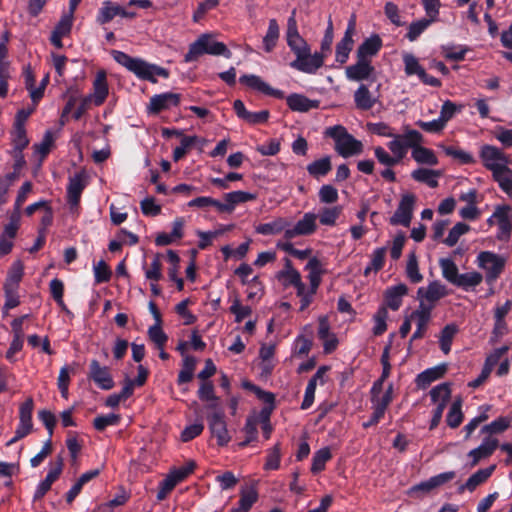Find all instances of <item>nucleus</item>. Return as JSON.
I'll return each mask as SVG.
<instances>
[{"label": "nucleus", "instance_id": "5701e85b", "mask_svg": "<svg viewBox=\"0 0 512 512\" xmlns=\"http://www.w3.org/2000/svg\"><path fill=\"white\" fill-rule=\"evenodd\" d=\"M90 377L93 381L104 390H110L114 386L113 379L109 373V369L101 366L97 360H92L90 363Z\"/></svg>", "mask_w": 512, "mask_h": 512}, {"label": "nucleus", "instance_id": "1a4fd4ad", "mask_svg": "<svg viewBox=\"0 0 512 512\" xmlns=\"http://www.w3.org/2000/svg\"><path fill=\"white\" fill-rule=\"evenodd\" d=\"M325 56L326 55L322 52L311 54V49H309L306 53L291 62L290 66L303 73L315 74L317 70L323 66Z\"/></svg>", "mask_w": 512, "mask_h": 512}, {"label": "nucleus", "instance_id": "412c9836", "mask_svg": "<svg viewBox=\"0 0 512 512\" xmlns=\"http://www.w3.org/2000/svg\"><path fill=\"white\" fill-rule=\"evenodd\" d=\"M180 101V94L167 92L163 94L154 95L151 97L148 111L153 114H157L162 110L170 109L173 106H177Z\"/></svg>", "mask_w": 512, "mask_h": 512}, {"label": "nucleus", "instance_id": "58836bf2", "mask_svg": "<svg viewBox=\"0 0 512 512\" xmlns=\"http://www.w3.org/2000/svg\"><path fill=\"white\" fill-rule=\"evenodd\" d=\"M512 423V416H501L493 420L489 424L484 425L480 432L482 434L494 435L500 434L507 430Z\"/></svg>", "mask_w": 512, "mask_h": 512}, {"label": "nucleus", "instance_id": "2eb2a0df", "mask_svg": "<svg viewBox=\"0 0 512 512\" xmlns=\"http://www.w3.org/2000/svg\"><path fill=\"white\" fill-rule=\"evenodd\" d=\"M356 30V21L355 18L352 17L347 25L346 31L344 33L343 38L336 45L335 59L336 62L340 64H344L347 62L349 58V54L353 49V36Z\"/></svg>", "mask_w": 512, "mask_h": 512}, {"label": "nucleus", "instance_id": "f704fd0d", "mask_svg": "<svg viewBox=\"0 0 512 512\" xmlns=\"http://www.w3.org/2000/svg\"><path fill=\"white\" fill-rule=\"evenodd\" d=\"M223 199L226 203L227 213L230 214L235 210L237 205L255 200L256 195L239 190L224 194Z\"/></svg>", "mask_w": 512, "mask_h": 512}, {"label": "nucleus", "instance_id": "338daca9", "mask_svg": "<svg viewBox=\"0 0 512 512\" xmlns=\"http://www.w3.org/2000/svg\"><path fill=\"white\" fill-rule=\"evenodd\" d=\"M259 424L258 417H249L244 426V432L246 434V439L241 442L239 445L244 447L248 445L250 442L254 441L257 438V428Z\"/></svg>", "mask_w": 512, "mask_h": 512}, {"label": "nucleus", "instance_id": "79ce46f5", "mask_svg": "<svg viewBox=\"0 0 512 512\" xmlns=\"http://www.w3.org/2000/svg\"><path fill=\"white\" fill-rule=\"evenodd\" d=\"M483 281V276L481 273L476 271L466 272L463 274H460L458 281L456 282L455 286L465 290H473L475 287H477L481 282Z\"/></svg>", "mask_w": 512, "mask_h": 512}, {"label": "nucleus", "instance_id": "423d86ee", "mask_svg": "<svg viewBox=\"0 0 512 512\" xmlns=\"http://www.w3.org/2000/svg\"><path fill=\"white\" fill-rule=\"evenodd\" d=\"M477 264L486 271V281L491 283L501 274L505 259L493 252L484 251L477 256Z\"/></svg>", "mask_w": 512, "mask_h": 512}, {"label": "nucleus", "instance_id": "37998d69", "mask_svg": "<svg viewBox=\"0 0 512 512\" xmlns=\"http://www.w3.org/2000/svg\"><path fill=\"white\" fill-rule=\"evenodd\" d=\"M439 266L442 272V276L449 283L455 285L460 276L459 270L455 262L450 258H441L439 260Z\"/></svg>", "mask_w": 512, "mask_h": 512}, {"label": "nucleus", "instance_id": "680f3d73", "mask_svg": "<svg viewBox=\"0 0 512 512\" xmlns=\"http://www.w3.org/2000/svg\"><path fill=\"white\" fill-rule=\"evenodd\" d=\"M434 21L427 18L412 22L409 26L407 38L415 41Z\"/></svg>", "mask_w": 512, "mask_h": 512}, {"label": "nucleus", "instance_id": "e2e57ef3", "mask_svg": "<svg viewBox=\"0 0 512 512\" xmlns=\"http://www.w3.org/2000/svg\"><path fill=\"white\" fill-rule=\"evenodd\" d=\"M463 105H457L450 100H446L440 110L439 119L446 126L447 122L451 120L457 112H460Z\"/></svg>", "mask_w": 512, "mask_h": 512}, {"label": "nucleus", "instance_id": "0e129e2a", "mask_svg": "<svg viewBox=\"0 0 512 512\" xmlns=\"http://www.w3.org/2000/svg\"><path fill=\"white\" fill-rule=\"evenodd\" d=\"M387 318H388L387 308L384 306L380 307L373 317V320H374L373 333H374V335L379 336L386 331Z\"/></svg>", "mask_w": 512, "mask_h": 512}, {"label": "nucleus", "instance_id": "bf43d9fd", "mask_svg": "<svg viewBox=\"0 0 512 512\" xmlns=\"http://www.w3.org/2000/svg\"><path fill=\"white\" fill-rule=\"evenodd\" d=\"M430 396L433 403H448L451 396V389L449 384L442 383L430 391Z\"/></svg>", "mask_w": 512, "mask_h": 512}, {"label": "nucleus", "instance_id": "9b49d317", "mask_svg": "<svg viewBox=\"0 0 512 512\" xmlns=\"http://www.w3.org/2000/svg\"><path fill=\"white\" fill-rule=\"evenodd\" d=\"M208 427L213 437L216 438L219 446L227 445L231 436L227 429L223 411L217 410L207 417Z\"/></svg>", "mask_w": 512, "mask_h": 512}, {"label": "nucleus", "instance_id": "6e6d98bb", "mask_svg": "<svg viewBox=\"0 0 512 512\" xmlns=\"http://www.w3.org/2000/svg\"><path fill=\"white\" fill-rule=\"evenodd\" d=\"M386 254V248H377L371 254V261L369 265L365 268L364 274L367 276L371 271L377 272L382 269L384 265Z\"/></svg>", "mask_w": 512, "mask_h": 512}, {"label": "nucleus", "instance_id": "b1692460", "mask_svg": "<svg viewBox=\"0 0 512 512\" xmlns=\"http://www.w3.org/2000/svg\"><path fill=\"white\" fill-rule=\"evenodd\" d=\"M508 351V347L504 346L501 348L496 349L490 356L487 357L484 367L480 373V375L469 383V386L472 388H477L480 385H482L489 375L491 374V371L494 367V365L500 360V358L506 354Z\"/></svg>", "mask_w": 512, "mask_h": 512}, {"label": "nucleus", "instance_id": "bb28decb", "mask_svg": "<svg viewBox=\"0 0 512 512\" xmlns=\"http://www.w3.org/2000/svg\"><path fill=\"white\" fill-rule=\"evenodd\" d=\"M382 386H383L382 379L377 380L373 384V387L371 389L372 403H373V408H376L378 410L381 409V411H383L385 413L388 405L392 401L393 388H392V385H389L387 390L385 391V393L381 395Z\"/></svg>", "mask_w": 512, "mask_h": 512}, {"label": "nucleus", "instance_id": "13d9d810", "mask_svg": "<svg viewBox=\"0 0 512 512\" xmlns=\"http://www.w3.org/2000/svg\"><path fill=\"white\" fill-rule=\"evenodd\" d=\"M49 290H50L51 296L56 301V303L60 306V308L62 310H67V307L63 300V295H64L63 282L58 278L52 279L49 283Z\"/></svg>", "mask_w": 512, "mask_h": 512}, {"label": "nucleus", "instance_id": "f3484780", "mask_svg": "<svg viewBox=\"0 0 512 512\" xmlns=\"http://www.w3.org/2000/svg\"><path fill=\"white\" fill-rule=\"evenodd\" d=\"M108 83L106 79V72L101 70L98 71L93 81V93L89 94L85 98V104H93L100 106L104 103L108 96Z\"/></svg>", "mask_w": 512, "mask_h": 512}, {"label": "nucleus", "instance_id": "a211bd4d", "mask_svg": "<svg viewBox=\"0 0 512 512\" xmlns=\"http://www.w3.org/2000/svg\"><path fill=\"white\" fill-rule=\"evenodd\" d=\"M375 73V68L370 60H361L357 58L355 64L346 67L345 75L350 81L361 82L370 80Z\"/></svg>", "mask_w": 512, "mask_h": 512}, {"label": "nucleus", "instance_id": "e433bc0d", "mask_svg": "<svg viewBox=\"0 0 512 512\" xmlns=\"http://www.w3.org/2000/svg\"><path fill=\"white\" fill-rule=\"evenodd\" d=\"M376 101V98L364 84H361L354 93L355 105L360 110H370L375 105Z\"/></svg>", "mask_w": 512, "mask_h": 512}, {"label": "nucleus", "instance_id": "8fccbe9b", "mask_svg": "<svg viewBox=\"0 0 512 512\" xmlns=\"http://www.w3.org/2000/svg\"><path fill=\"white\" fill-rule=\"evenodd\" d=\"M404 70L406 75H417L419 79L423 76L425 69L420 65L419 60L411 53L403 55Z\"/></svg>", "mask_w": 512, "mask_h": 512}, {"label": "nucleus", "instance_id": "2f4dec72", "mask_svg": "<svg viewBox=\"0 0 512 512\" xmlns=\"http://www.w3.org/2000/svg\"><path fill=\"white\" fill-rule=\"evenodd\" d=\"M305 269L309 272L308 279L310 286L308 289L312 290V293H316L320 286L322 275L325 272L322 264L319 259L313 257L308 261Z\"/></svg>", "mask_w": 512, "mask_h": 512}, {"label": "nucleus", "instance_id": "5fc2aeb1", "mask_svg": "<svg viewBox=\"0 0 512 512\" xmlns=\"http://www.w3.org/2000/svg\"><path fill=\"white\" fill-rule=\"evenodd\" d=\"M257 498L258 494L254 488L242 490L239 500V507L234 509L233 512H247L257 501Z\"/></svg>", "mask_w": 512, "mask_h": 512}, {"label": "nucleus", "instance_id": "09e8293b", "mask_svg": "<svg viewBox=\"0 0 512 512\" xmlns=\"http://www.w3.org/2000/svg\"><path fill=\"white\" fill-rule=\"evenodd\" d=\"M200 400L210 402L209 408L217 409L218 398L214 394V386L210 381H202L198 390Z\"/></svg>", "mask_w": 512, "mask_h": 512}, {"label": "nucleus", "instance_id": "dca6fc26", "mask_svg": "<svg viewBox=\"0 0 512 512\" xmlns=\"http://www.w3.org/2000/svg\"><path fill=\"white\" fill-rule=\"evenodd\" d=\"M317 230V215L307 212L299 219L294 226L289 225L286 231V239L291 240L298 236H307L313 234Z\"/></svg>", "mask_w": 512, "mask_h": 512}, {"label": "nucleus", "instance_id": "6ab92c4d", "mask_svg": "<svg viewBox=\"0 0 512 512\" xmlns=\"http://www.w3.org/2000/svg\"><path fill=\"white\" fill-rule=\"evenodd\" d=\"M277 279L281 281L285 287L294 286L297 290V294H302L305 284L302 282L299 271L292 266L290 259H284V268L277 273Z\"/></svg>", "mask_w": 512, "mask_h": 512}, {"label": "nucleus", "instance_id": "393cba45", "mask_svg": "<svg viewBox=\"0 0 512 512\" xmlns=\"http://www.w3.org/2000/svg\"><path fill=\"white\" fill-rule=\"evenodd\" d=\"M430 318L431 306L425 307V305L422 304L419 305V307L414 312H412L411 320L415 321L417 329L413 333L411 340H416L424 336Z\"/></svg>", "mask_w": 512, "mask_h": 512}, {"label": "nucleus", "instance_id": "864d4df0", "mask_svg": "<svg viewBox=\"0 0 512 512\" xmlns=\"http://www.w3.org/2000/svg\"><path fill=\"white\" fill-rule=\"evenodd\" d=\"M341 213V206L325 207L319 213L320 223L322 225L334 226Z\"/></svg>", "mask_w": 512, "mask_h": 512}, {"label": "nucleus", "instance_id": "603ef678", "mask_svg": "<svg viewBox=\"0 0 512 512\" xmlns=\"http://www.w3.org/2000/svg\"><path fill=\"white\" fill-rule=\"evenodd\" d=\"M332 458L331 451L328 447H324L316 451L312 458L311 471L316 474L325 468V464Z\"/></svg>", "mask_w": 512, "mask_h": 512}, {"label": "nucleus", "instance_id": "aec40b11", "mask_svg": "<svg viewBox=\"0 0 512 512\" xmlns=\"http://www.w3.org/2000/svg\"><path fill=\"white\" fill-rule=\"evenodd\" d=\"M498 447V440L492 437H486L481 444L470 450L467 457L471 459L470 467H475L481 460L490 457Z\"/></svg>", "mask_w": 512, "mask_h": 512}, {"label": "nucleus", "instance_id": "f03ea898", "mask_svg": "<svg viewBox=\"0 0 512 512\" xmlns=\"http://www.w3.org/2000/svg\"><path fill=\"white\" fill-rule=\"evenodd\" d=\"M326 135L335 141L336 152L344 158L359 155L363 152L362 142L349 134L346 128L341 125L328 128Z\"/></svg>", "mask_w": 512, "mask_h": 512}, {"label": "nucleus", "instance_id": "4be33fe9", "mask_svg": "<svg viewBox=\"0 0 512 512\" xmlns=\"http://www.w3.org/2000/svg\"><path fill=\"white\" fill-rule=\"evenodd\" d=\"M240 83L248 86L249 88L261 92L265 95L281 98L282 91L272 88L261 77L254 74H245L239 78Z\"/></svg>", "mask_w": 512, "mask_h": 512}, {"label": "nucleus", "instance_id": "4c0bfd02", "mask_svg": "<svg viewBox=\"0 0 512 512\" xmlns=\"http://www.w3.org/2000/svg\"><path fill=\"white\" fill-rule=\"evenodd\" d=\"M442 175L439 170H430L426 168H418L411 173V177L417 181L427 184L431 188L438 186V178Z\"/></svg>", "mask_w": 512, "mask_h": 512}, {"label": "nucleus", "instance_id": "f8f14e48", "mask_svg": "<svg viewBox=\"0 0 512 512\" xmlns=\"http://www.w3.org/2000/svg\"><path fill=\"white\" fill-rule=\"evenodd\" d=\"M87 176L85 172H79L69 178L67 186V201L71 212H76L80 202L81 194L87 186Z\"/></svg>", "mask_w": 512, "mask_h": 512}, {"label": "nucleus", "instance_id": "72a5a7b5", "mask_svg": "<svg viewBox=\"0 0 512 512\" xmlns=\"http://www.w3.org/2000/svg\"><path fill=\"white\" fill-rule=\"evenodd\" d=\"M382 46L379 36L374 35L366 39L357 49V58L361 60H369L375 56Z\"/></svg>", "mask_w": 512, "mask_h": 512}, {"label": "nucleus", "instance_id": "39448f33", "mask_svg": "<svg viewBox=\"0 0 512 512\" xmlns=\"http://www.w3.org/2000/svg\"><path fill=\"white\" fill-rule=\"evenodd\" d=\"M392 140L388 142L387 147L392 155L400 163L406 156L409 148L412 149L413 145L417 142H423V136L417 130H407L404 134H394Z\"/></svg>", "mask_w": 512, "mask_h": 512}, {"label": "nucleus", "instance_id": "20e7f679", "mask_svg": "<svg viewBox=\"0 0 512 512\" xmlns=\"http://www.w3.org/2000/svg\"><path fill=\"white\" fill-rule=\"evenodd\" d=\"M479 157L483 166L491 172L492 178L509 168V156L496 146L483 145L480 148Z\"/></svg>", "mask_w": 512, "mask_h": 512}, {"label": "nucleus", "instance_id": "3c124183", "mask_svg": "<svg viewBox=\"0 0 512 512\" xmlns=\"http://www.w3.org/2000/svg\"><path fill=\"white\" fill-rule=\"evenodd\" d=\"M196 366V359L193 356L184 355L182 369L178 375V383L190 382L193 378Z\"/></svg>", "mask_w": 512, "mask_h": 512}, {"label": "nucleus", "instance_id": "49530a36", "mask_svg": "<svg viewBox=\"0 0 512 512\" xmlns=\"http://www.w3.org/2000/svg\"><path fill=\"white\" fill-rule=\"evenodd\" d=\"M24 273V266L21 261H15L7 275L4 288L17 289Z\"/></svg>", "mask_w": 512, "mask_h": 512}, {"label": "nucleus", "instance_id": "4d7b16f0", "mask_svg": "<svg viewBox=\"0 0 512 512\" xmlns=\"http://www.w3.org/2000/svg\"><path fill=\"white\" fill-rule=\"evenodd\" d=\"M469 230L470 227L465 223L459 222L455 224L449 231L448 236L444 239V243L449 247H453L457 244L459 238L466 234Z\"/></svg>", "mask_w": 512, "mask_h": 512}, {"label": "nucleus", "instance_id": "4468645a", "mask_svg": "<svg viewBox=\"0 0 512 512\" xmlns=\"http://www.w3.org/2000/svg\"><path fill=\"white\" fill-rule=\"evenodd\" d=\"M512 207L510 205H499L495 207L493 219H496L498 226L497 238L508 240L512 232Z\"/></svg>", "mask_w": 512, "mask_h": 512}, {"label": "nucleus", "instance_id": "052dcab7", "mask_svg": "<svg viewBox=\"0 0 512 512\" xmlns=\"http://www.w3.org/2000/svg\"><path fill=\"white\" fill-rule=\"evenodd\" d=\"M493 180L498 184L500 189L512 199V170L508 168L506 171L494 177Z\"/></svg>", "mask_w": 512, "mask_h": 512}, {"label": "nucleus", "instance_id": "7ed1b4c3", "mask_svg": "<svg viewBox=\"0 0 512 512\" xmlns=\"http://www.w3.org/2000/svg\"><path fill=\"white\" fill-rule=\"evenodd\" d=\"M203 54L224 55L226 58L231 57V52L222 42L216 41L211 35L203 34L189 47V51L185 55L186 62H192Z\"/></svg>", "mask_w": 512, "mask_h": 512}, {"label": "nucleus", "instance_id": "a18cd8bd", "mask_svg": "<svg viewBox=\"0 0 512 512\" xmlns=\"http://www.w3.org/2000/svg\"><path fill=\"white\" fill-rule=\"evenodd\" d=\"M463 418H464V415L462 412V400L460 398H458L452 403V405L447 413V416H446L447 425L450 428L455 429L462 423Z\"/></svg>", "mask_w": 512, "mask_h": 512}, {"label": "nucleus", "instance_id": "69168bd1", "mask_svg": "<svg viewBox=\"0 0 512 512\" xmlns=\"http://www.w3.org/2000/svg\"><path fill=\"white\" fill-rule=\"evenodd\" d=\"M406 275L412 283H419L423 276L419 272L418 261L415 254H410L406 265Z\"/></svg>", "mask_w": 512, "mask_h": 512}, {"label": "nucleus", "instance_id": "c85d7f7f", "mask_svg": "<svg viewBox=\"0 0 512 512\" xmlns=\"http://www.w3.org/2000/svg\"><path fill=\"white\" fill-rule=\"evenodd\" d=\"M407 293L408 288L403 283L387 288L384 294L386 306L394 311L398 310L402 305L403 297Z\"/></svg>", "mask_w": 512, "mask_h": 512}, {"label": "nucleus", "instance_id": "7c9ffc66", "mask_svg": "<svg viewBox=\"0 0 512 512\" xmlns=\"http://www.w3.org/2000/svg\"><path fill=\"white\" fill-rule=\"evenodd\" d=\"M117 15L129 18L135 16L134 13H129L125 11L121 6L114 5L110 1H106L104 2L103 7L99 11L98 22L100 24L108 23Z\"/></svg>", "mask_w": 512, "mask_h": 512}, {"label": "nucleus", "instance_id": "cd10ccee", "mask_svg": "<svg viewBox=\"0 0 512 512\" xmlns=\"http://www.w3.org/2000/svg\"><path fill=\"white\" fill-rule=\"evenodd\" d=\"M318 337L323 342V348L326 354H329L336 349L338 339L334 333L330 332V325L327 317L322 316L319 318Z\"/></svg>", "mask_w": 512, "mask_h": 512}, {"label": "nucleus", "instance_id": "774afa93", "mask_svg": "<svg viewBox=\"0 0 512 512\" xmlns=\"http://www.w3.org/2000/svg\"><path fill=\"white\" fill-rule=\"evenodd\" d=\"M120 421V416L114 413H110L107 415H100L97 416L94 421L93 425L94 428L98 431L105 430L108 426H114L117 425Z\"/></svg>", "mask_w": 512, "mask_h": 512}, {"label": "nucleus", "instance_id": "473e14b6", "mask_svg": "<svg viewBox=\"0 0 512 512\" xmlns=\"http://www.w3.org/2000/svg\"><path fill=\"white\" fill-rule=\"evenodd\" d=\"M422 142H417L412 147L411 156L418 163L422 165L435 166L438 164V158L434 151L421 145Z\"/></svg>", "mask_w": 512, "mask_h": 512}, {"label": "nucleus", "instance_id": "c9c22d12", "mask_svg": "<svg viewBox=\"0 0 512 512\" xmlns=\"http://www.w3.org/2000/svg\"><path fill=\"white\" fill-rule=\"evenodd\" d=\"M288 107L293 111L307 112L318 107V101L310 100L301 94H291L286 99Z\"/></svg>", "mask_w": 512, "mask_h": 512}, {"label": "nucleus", "instance_id": "de8ad7c7", "mask_svg": "<svg viewBox=\"0 0 512 512\" xmlns=\"http://www.w3.org/2000/svg\"><path fill=\"white\" fill-rule=\"evenodd\" d=\"M457 332H458V327H457V325H455L453 323L446 325L442 329L440 336H439V344H440V349L445 354H448L450 352L453 338L455 337Z\"/></svg>", "mask_w": 512, "mask_h": 512}, {"label": "nucleus", "instance_id": "ea45409f", "mask_svg": "<svg viewBox=\"0 0 512 512\" xmlns=\"http://www.w3.org/2000/svg\"><path fill=\"white\" fill-rule=\"evenodd\" d=\"M280 29L276 19H270L268 24V29L263 37V48L266 52H271L279 39Z\"/></svg>", "mask_w": 512, "mask_h": 512}, {"label": "nucleus", "instance_id": "0eeeda50", "mask_svg": "<svg viewBox=\"0 0 512 512\" xmlns=\"http://www.w3.org/2000/svg\"><path fill=\"white\" fill-rule=\"evenodd\" d=\"M194 466V463L190 462L181 468L172 470L160 483L157 499L164 500L174 487L193 471Z\"/></svg>", "mask_w": 512, "mask_h": 512}, {"label": "nucleus", "instance_id": "c756f323", "mask_svg": "<svg viewBox=\"0 0 512 512\" xmlns=\"http://www.w3.org/2000/svg\"><path fill=\"white\" fill-rule=\"evenodd\" d=\"M289 230V221L286 218L278 217L271 222L259 224L256 227V232L261 235H278L284 233L286 239V231Z\"/></svg>", "mask_w": 512, "mask_h": 512}, {"label": "nucleus", "instance_id": "ddd939ff", "mask_svg": "<svg viewBox=\"0 0 512 512\" xmlns=\"http://www.w3.org/2000/svg\"><path fill=\"white\" fill-rule=\"evenodd\" d=\"M415 201L416 198L413 194L408 193L402 195L395 213L390 218V223L392 225L408 227L412 219Z\"/></svg>", "mask_w": 512, "mask_h": 512}, {"label": "nucleus", "instance_id": "6e6552de", "mask_svg": "<svg viewBox=\"0 0 512 512\" xmlns=\"http://www.w3.org/2000/svg\"><path fill=\"white\" fill-rule=\"evenodd\" d=\"M420 304H424L425 307L431 306V311L435 307L436 303L448 295V290L444 284L440 281L430 282L427 287H420L417 291Z\"/></svg>", "mask_w": 512, "mask_h": 512}, {"label": "nucleus", "instance_id": "a878e982", "mask_svg": "<svg viewBox=\"0 0 512 512\" xmlns=\"http://www.w3.org/2000/svg\"><path fill=\"white\" fill-rule=\"evenodd\" d=\"M495 469L496 465H490L484 469H479L473 473L464 484L459 486L458 492L462 493L465 490L473 492L478 486L485 483L491 477Z\"/></svg>", "mask_w": 512, "mask_h": 512}, {"label": "nucleus", "instance_id": "9d476101", "mask_svg": "<svg viewBox=\"0 0 512 512\" xmlns=\"http://www.w3.org/2000/svg\"><path fill=\"white\" fill-rule=\"evenodd\" d=\"M456 477V473L454 471H448L444 473H440L436 476L429 478L426 481H423L417 485L412 486L408 490V495L410 496H421L424 494L430 493L432 490L444 485L445 483L453 480Z\"/></svg>", "mask_w": 512, "mask_h": 512}, {"label": "nucleus", "instance_id": "a19ab883", "mask_svg": "<svg viewBox=\"0 0 512 512\" xmlns=\"http://www.w3.org/2000/svg\"><path fill=\"white\" fill-rule=\"evenodd\" d=\"M332 168L331 158L325 156L321 159L315 160L307 165L308 173L314 178H320L327 175Z\"/></svg>", "mask_w": 512, "mask_h": 512}, {"label": "nucleus", "instance_id": "c03bdc74", "mask_svg": "<svg viewBox=\"0 0 512 512\" xmlns=\"http://www.w3.org/2000/svg\"><path fill=\"white\" fill-rule=\"evenodd\" d=\"M446 371L447 366L445 364L429 368L418 375V384L422 386H427L431 382L441 378L446 373Z\"/></svg>", "mask_w": 512, "mask_h": 512}, {"label": "nucleus", "instance_id": "f257e3e1", "mask_svg": "<svg viewBox=\"0 0 512 512\" xmlns=\"http://www.w3.org/2000/svg\"><path fill=\"white\" fill-rule=\"evenodd\" d=\"M112 56L118 64L134 73L140 79L156 83L157 76L163 78H168L169 76V72L166 69L154 64H149L140 58L131 57L122 51L113 50Z\"/></svg>", "mask_w": 512, "mask_h": 512}]
</instances>
